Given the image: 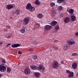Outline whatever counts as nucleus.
<instances>
[{"label": "nucleus", "mask_w": 78, "mask_h": 78, "mask_svg": "<svg viewBox=\"0 0 78 78\" xmlns=\"http://www.w3.org/2000/svg\"><path fill=\"white\" fill-rule=\"evenodd\" d=\"M68 44H65L63 45V50H67L69 48V45H74L76 43V42L73 40H71V41H68Z\"/></svg>", "instance_id": "f257e3e1"}, {"label": "nucleus", "mask_w": 78, "mask_h": 78, "mask_svg": "<svg viewBox=\"0 0 78 78\" xmlns=\"http://www.w3.org/2000/svg\"><path fill=\"white\" fill-rule=\"evenodd\" d=\"M26 8L27 9H30V11L32 12L34 11L35 9V8L32 7V6H31V4L30 3H28L27 5Z\"/></svg>", "instance_id": "f03ea898"}, {"label": "nucleus", "mask_w": 78, "mask_h": 78, "mask_svg": "<svg viewBox=\"0 0 78 78\" xmlns=\"http://www.w3.org/2000/svg\"><path fill=\"white\" fill-rule=\"evenodd\" d=\"M59 67V63L57 61H54L52 65V68L53 69H57Z\"/></svg>", "instance_id": "7ed1b4c3"}, {"label": "nucleus", "mask_w": 78, "mask_h": 78, "mask_svg": "<svg viewBox=\"0 0 78 78\" xmlns=\"http://www.w3.org/2000/svg\"><path fill=\"white\" fill-rule=\"evenodd\" d=\"M6 70V67L3 64H2L0 66V71L1 72H5Z\"/></svg>", "instance_id": "20e7f679"}, {"label": "nucleus", "mask_w": 78, "mask_h": 78, "mask_svg": "<svg viewBox=\"0 0 78 78\" xmlns=\"http://www.w3.org/2000/svg\"><path fill=\"white\" fill-rule=\"evenodd\" d=\"M24 73L25 75H30V74L31 73V71L30 68L28 67L24 69Z\"/></svg>", "instance_id": "39448f33"}, {"label": "nucleus", "mask_w": 78, "mask_h": 78, "mask_svg": "<svg viewBox=\"0 0 78 78\" xmlns=\"http://www.w3.org/2000/svg\"><path fill=\"white\" fill-rule=\"evenodd\" d=\"M29 19V18H26L24 19L23 21L24 25H27L28 23Z\"/></svg>", "instance_id": "423d86ee"}, {"label": "nucleus", "mask_w": 78, "mask_h": 78, "mask_svg": "<svg viewBox=\"0 0 78 78\" xmlns=\"http://www.w3.org/2000/svg\"><path fill=\"white\" fill-rule=\"evenodd\" d=\"M70 18L69 17H67L66 18H65L64 20V22L65 23H69L70 21Z\"/></svg>", "instance_id": "0eeeda50"}, {"label": "nucleus", "mask_w": 78, "mask_h": 78, "mask_svg": "<svg viewBox=\"0 0 78 78\" xmlns=\"http://www.w3.org/2000/svg\"><path fill=\"white\" fill-rule=\"evenodd\" d=\"M44 30H46V31H48L49 30H50L51 28V27L49 25H47L44 27Z\"/></svg>", "instance_id": "6e6552de"}, {"label": "nucleus", "mask_w": 78, "mask_h": 78, "mask_svg": "<svg viewBox=\"0 0 78 78\" xmlns=\"http://www.w3.org/2000/svg\"><path fill=\"white\" fill-rule=\"evenodd\" d=\"M39 70H43L44 69V67L42 65H40L38 68Z\"/></svg>", "instance_id": "1a4fd4ad"}, {"label": "nucleus", "mask_w": 78, "mask_h": 78, "mask_svg": "<svg viewBox=\"0 0 78 78\" xmlns=\"http://www.w3.org/2000/svg\"><path fill=\"white\" fill-rule=\"evenodd\" d=\"M20 44H15L11 45V46L12 48H16V47H20Z\"/></svg>", "instance_id": "9d476101"}, {"label": "nucleus", "mask_w": 78, "mask_h": 78, "mask_svg": "<svg viewBox=\"0 0 78 78\" xmlns=\"http://www.w3.org/2000/svg\"><path fill=\"white\" fill-rule=\"evenodd\" d=\"M13 8V5H8L6 6V8L8 9H12Z\"/></svg>", "instance_id": "9b49d317"}, {"label": "nucleus", "mask_w": 78, "mask_h": 78, "mask_svg": "<svg viewBox=\"0 0 78 78\" xmlns=\"http://www.w3.org/2000/svg\"><path fill=\"white\" fill-rule=\"evenodd\" d=\"M70 17L71 18L72 21H74L76 19V17L75 15H73V14H71Z\"/></svg>", "instance_id": "f8f14e48"}, {"label": "nucleus", "mask_w": 78, "mask_h": 78, "mask_svg": "<svg viewBox=\"0 0 78 78\" xmlns=\"http://www.w3.org/2000/svg\"><path fill=\"white\" fill-rule=\"evenodd\" d=\"M72 67L74 69H76L77 67V64L76 63H73L72 65Z\"/></svg>", "instance_id": "ddd939ff"}, {"label": "nucleus", "mask_w": 78, "mask_h": 78, "mask_svg": "<svg viewBox=\"0 0 78 78\" xmlns=\"http://www.w3.org/2000/svg\"><path fill=\"white\" fill-rule=\"evenodd\" d=\"M34 75L37 78H39V76H41V74L39 73H34Z\"/></svg>", "instance_id": "4468645a"}, {"label": "nucleus", "mask_w": 78, "mask_h": 78, "mask_svg": "<svg viewBox=\"0 0 78 78\" xmlns=\"http://www.w3.org/2000/svg\"><path fill=\"white\" fill-rule=\"evenodd\" d=\"M68 12L70 14H73L74 11H73V9H70L69 10Z\"/></svg>", "instance_id": "2eb2a0df"}, {"label": "nucleus", "mask_w": 78, "mask_h": 78, "mask_svg": "<svg viewBox=\"0 0 78 78\" xmlns=\"http://www.w3.org/2000/svg\"><path fill=\"white\" fill-rule=\"evenodd\" d=\"M57 21H54L51 23V25L52 26H55L56 24H57Z\"/></svg>", "instance_id": "dca6fc26"}, {"label": "nucleus", "mask_w": 78, "mask_h": 78, "mask_svg": "<svg viewBox=\"0 0 78 78\" xmlns=\"http://www.w3.org/2000/svg\"><path fill=\"white\" fill-rule=\"evenodd\" d=\"M30 68L32 69V70H36L37 69V67L36 66H31Z\"/></svg>", "instance_id": "f3484780"}, {"label": "nucleus", "mask_w": 78, "mask_h": 78, "mask_svg": "<svg viewBox=\"0 0 78 78\" xmlns=\"http://www.w3.org/2000/svg\"><path fill=\"white\" fill-rule=\"evenodd\" d=\"M25 28L24 27H23V28H22V29L21 30H20V33H25Z\"/></svg>", "instance_id": "a211bd4d"}, {"label": "nucleus", "mask_w": 78, "mask_h": 78, "mask_svg": "<svg viewBox=\"0 0 78 78\" xmlns=\"http://www.w3.org/2000/svg\"><path fill=\"white\" fill-rule=\"evenodd\" d=\"M35 3V5H40L41 4V2L39 1V0H36Z\"/></svg>", "instance_id": "6ab92c4d"}, {"label": "nucleus", "mask_w": 78, "mask_h": 78, "mask_svg": "<svg viewBox=\"0 0 78 78\" xmlns=\"http://www.w3.org/2000/svg\"><path fill=\"white\" fill-rule=\"evenodd\" d=\"M57 9L58 11H61V10H62V9H63V8H62V6H61L60 7L59 6L58 8Z\"/></svg>", "instance_id": "aec40b11"}, {"label": "nucleus", "mask_w": 78, "mask_h": 78, "mask_svg": "<svg viewBox=\"0 0 78 78\" xmlns=\"http://www.w3.org/2000/svg\"><path fill=\"white\" fill-rule=\"evenodd\" d=\"M74 75V74L73 73V72H71V73H70V74L68 75L69 77H73Z\"/></svg>", "instance_id": "412c9836"}, {"label": "nucleus", "mask_w": 78, "mask_h": 78, "mask_svg": "<svg viewBox=\"0 0 78 78\" xmlns=\"http://www.w3.org/2000/svg\"><path fill=\"white\" fill-rule=\"evenodd\" d=\"M2 64H5L6 63V61H5V60L4 59L2 58Z\"/></svg>", "instance_id": "4be33fe9"}, {"label": "nucleus", "mask_w": 78, "mask_h": 78, "mask_svg": "<svg viewBox=\"0 0 78 78\" xmlns=\"http://www.w3.org/2000/svg\"><path fill=\"white\" fill-rule=\"evenodd\" d=\"M37 17L39 19H42V15L41 14H40L37 16Z\"/></svg>", "instance_id": "5701e85b"}, {"label": "nucleus", "mask_w": 78, "mask_h": 78, "mask_svg": "<svg viewBox=\"0 0 78 78\" xmlns=\"http://www.w3.org/2000/svg\"><path fill=\"white\" fill-rule=\"evenodd\" d=\"M64 0H57V2L58 3H61V2H64Z\"/></svg>", "instance_id": "b1692460"}, {"label": "nucleus", "mask_w": 78, "mask_h": 78, "mask_svg": "<svg viewBox=\"0 0 78 78\" xmlns=\"http://www.w3.org/2000/svg\"><path fill=\"white\" fill-rule=\"evenodd\" d=\"M15 13L17 15H19V14H20V12L19 10L17 9Z\"/></svg>", "instance_id": "393cba45"}, {"label": "nucleus", "mask_w": 78, "mask_h": 78, "mask_svg": "<svg viewBox=\"0 0 78 78\" xmlns=\"http://www.w3.org/2000/svg\"><path fill=\"white\" fill-rule=\"evenodd\" d=\"M11 68H10L9 67L7 68V72H8V73H9V72H11Z\"/></svg>", "instance_id": "a878e982"}, {"label": "nucleus", "mask_w": 78, "mask_h": 78, "mask_svg": "<svg viewBox=\"0 0 78 78\" xmlns=\"http://www.w3.org/2000/svg\"><path fill=\"white\" fill-rule=\"evenodd\" d=\"M59 27L58 25H57L55 27V29L56 30H59Z\"/></svg>", "instance_id": "bb28decb"}, {"label": "nucleus", "mask_w": 78, "mask_h": 78, "mask_svg": "<svg viewBox=\"0 0 78 78\" xmlns=\"http://www.w3.org/2000/svg\"><path fill=\"white\" fill-rule=\"evenodd\" d=\"M55 5V3L53 2H51V6L53 7V6H54Z\"/></svg>", "instance_id": "cd10ccee"}, {"label": "nucleus", "mask_w": 78, "mask_h": 78, "mask_svg": "<svg viewBox=\"0 0 78 78\" xmlns=\"http://www.w3.org/2000/svg\"><path fill=\"white\" fill-rule=\"evenodd\" d=\"M37 58V55H34L33 57V58H34V59H36V58Z\"/></svg>", "instance_id": "c85d7f7f"}, {"label": "nucleus", "mask_w": 78, "mask_h": 78, "mask_svg": "<svg viewBox=\"0 0 78 78\" xmlns=\"http://www.w3.org/2000/svg\"><path fill=\"white\" fill-rule=\"evenodd\" d=\"M78 55L76 53H74L72 54L73 56H78Z\"/></svg>", "instance_id": "c756f323"}, {"label": "nucleus", "mask_w": 78, "mask_h": 78, "mask_svg": "<svg viewBox=\"0 0 78 78\" xmlns=\"http://www.w3.org/2000/svg\"><path fill=\"white\" fill-rule=\"evenodd\" d=\"M66 72L67 73H68L69 74L71 73V72H70V71L69 70H67Z\"/></svg>", "instance_id": "7c9ffc66"}, {"label": "nucleus", "mask_w": 78, "mask_h": 78, "mask_svg": "<svg viewBox=\"0 0 78 78\" xmlns=\"http://www.w3.org/2000/svg\"><path fill=\"white\" fill-rule=\"evenodd\" d=\"M52 13H53V14H56V12H55V10H52Z\"/></svg>", "instance_id": "2f4dec72"}, {"label": "nucleus", "mask_w": 78, "mask_h": 78, "mask_svg": "<svg viewBox=\"0 0 78 78\" xmlns=\"http://www.w3.org/2000/svg\"><path fill=\"white\" fill-rule=\"evenodd\" d=\"M63 15L64 14H63L62 13H61L60 15V17L61 18V17H63Z\"/></svg>", "instance_id": "473e14b6"}, {"label": "nucleus", "mask_w": 78, "mask_h": 78, "mask_svg": "<svg viewBox=\"0 0 78 78\" xmlns=\"http://www.w3.org/2000/svg\"><path fill=\"white\" fill-rule=\"evenodd\" d=\"M54 49H55V50H58V48L57 47H54Z\"/></svg>", "instance_id": "72a5a7b5"}, {"label": "nucleus", "mask_w": 78, "mask_h": 78, "mask_svg": "<svg viewBox=\"0 0 78 78\" xmlns=\"http://www.w3.org/2000/svg\"><path fill=\"white\" fill-rule=\"evenodd\" d=\"M51 16H52V17H54V16H55V14L53 13H52V14H51Z\"/></svg>", "instance_id": "f704fd0d"}, {"label": "nucleus", "mask_w": 78, "mask_h": 78, "mask_svg": "<svg viewBox=\"0 0 78 78\" xmlns=\"http://www.w3.org/2000/svg\"><path fill=\"white\" fill-rule=\"evenodd\" d=\"M75 35L76 36H78V32H77L75 34Z\"/></svg>", "instance_id": "c9c22d12"}, {"label": "nucleus", "mask_w": 78, "mask_h": 78, "mask_svg": "<svg viewBox=\"0 0 78 78\" xmlns=\"http://www.w3.org/2000/svg\"><path fill=\"white\" fill-rule=\"evenodd\" d=\"M3 42L2 41H0V46H1V45H2L3 44Z\"/></svg>", "instance_id": "e433bc0d"}, {"label": "nucleus", "mask_w": 78, "mask_h": 78, "mask_svg": "<svg viewBox=\"0 0 78 78\" xmlns=\"http://www.w3.org/2000/svg\"><path fill=\"white\" fill-rule=\"evenodd\" d=\"M18 54L19 55H20V54H22V52H20V51H19L18 52Z\"/></svg>", "instance_id": "4c0bfd02"}, {"label": "nucleus", "mask_w": 78, "mask_h": 78, "mask_svg": "<svg viewBox=\"0 0 78 78\" xmlns=\"http://www.w3.org/2000/svg\"><path fill=\"white\" fill-rule=\"evenodd\" d=\"M54 42H59V41H58V40H56L54 41Z\"/></svg>", "instance_id": "58836bf2"}, {"label": "nucleus", "mask_w": 78, "mask_h": 78, "mask_svg": "<svg viewBox=\"0 0 78 78\" xmlns=\"http://www.w3.org/2000/svg\"><path fill=\"white\" fill-rule=\"evenodd\" d=\"M7 28H10V26H8L6 27Z\"/></svg>", "instance_id": "ea45409f"}, {"label": "nucleus", "mask_w": 78, "mask_h": 78, "mask_svg": "<svg viewBox=\"0 0 78 78\" xmlns=\"http://www.w3.org/2000/svg\"><path fill=\"white\" fill-rule=\"evenodd\" d=\"M10 37H11V36H9L8 37H7V38H8V39L10 38Z\"/></svg>", "instance_id": "a19ab883"}, {"label": "nucleus", "mask_w": 78, "mask_h": 78, "mask_svg": "<svg viewBox=\"0 0 78 78\" xmlns=\"http://www.w3.org/2000/svg\"><path fill=\"white\" fill-rule=\"evenodd\" d=\"M29 50V51H32V50H33V48L30 49Z\"/></svg>", "instance_id": "79ce46f5"}, {"label": "nucleus", "mask_w": 78, "mask_h": 78, "mask_svg": "<svg viewBox=\"0 0 78 78\" xmlns=\"http://www.w3.org/2000/svg\"><path fill=\"white\" fill-rule=\"evenodd\" d=\"M34 44H37V41H34Z\"/></svg>", "instance_id": "37998d69"}, {"label": "nucleus", "mask_w": 78, "mask_h": 78, "mask_svg": "<svg viewBox=\"0 0 78 78\" xmlns=\"http://www.w3.org/2000/svg\"><path fill=\"white\" fill-rule=\"evenodd\" d=\"M2 76H3V75L0 74V78H1Z\"/></svg>", "instance_id": "c03bdc74"}, {"label": "nucleus", "mask_w": 78, "mask_h": 78, "mask_svg": "<svg viewBox=\"0 0 78 78\" xmlns=\"http://www.w3.org/2000/svg\"><path fill=\"white\" fill-rule=\"evenodd\" d=\"M36 25H38V26H40V24L39 23H37Z\"/></svg>", "instance_id": "a18cd8bd"}, {"label": "nucleus", "mask_w": 78, "mask_h": 78, "mask_svg": "<svg viewBox=\"0 0 78 78\" xmlns=\"http://www.w3.org/2000/svg\"><path fill=\"white\" fill-rule=\"evenodd\" d=\"M61 64H64V61H62L61 62Z\"/></svg>", "instance_id": "49530a36"}, {"label": "nucleus", "mask_w": 78, "mask_h": 78, "mask_svg": "<svg viewBox=\"0 0 78 78\" xmlns=\"http://www.w3.org/2000/svg\"><path fill=\"white\" fill-rule=\"evenodd\" d=\"M12 15H14V12H12Z\"/></svg>", "instance_id": "de8ad7c7"}, {"label": "nucleus", "mask_w": 78, "mask_h": 78, "mask_svg": "<svg viewBox=\"0 0 78 78\" xmlns=\"http://www.w3.org/2000/svg\"><path fill=\"white\" fill-rule=\"evenodd\" d=\"M10 18L11 19H13V17H10Z\"/></svg>", "instance_id": "09e8293b"}, {"label": "nucleus", "mask_w": 78, "mask_h": 78, "mask_svg": "<svg viewBox=\"0 0 78 78\" xmlns=\"http://www.w3.org/2000/svg\"><path fill=\"white\" fill-rule=\"evenodd\" d=\"M11 45V44H7V45L9 46V45Z\"/></svg>", "instance_id": "8fccbe9b"}, {"label": "nucleus", "mask_w": 78, "mask_h": 78, "mask_svg": "<svg viewBox=\"0 0 78 78\" xmlns=\"http://www.w3.org/2000/svg\"><path fill=\"white\" fill-rule=\"evenodd\" d=\"M76 75L77 76H78V73H76Z\"/></svg>", "instance_id": "3c124183"}, {"label": "nucleus", "mask_w": 78, "mask_h": 78, "mask_svg": "<svg viewBox=\"0 0 78 78\" xmlns=\"http://www.w3.org/2000/svg\"><path fill=\"white\" fill-rule=\"evenodd\" d=\"M7 31V30H4V31Z\"/></svg>", "instance_id": "603ef678"}, {"label": "nucleus", "mask_w": 78, "mask_h": 78, "mask_svg": "<svg viewBox=\"0 0 78 78\" xmlns=\"http://www.w3.org/2000/svg\"><path fill=\"white\" fill-rule=\"evenodd\" d=\"M8 45H7L6 46V47L7 48H8Z\"/></svg>", "instance_id": "864d4df0"}, {"label": "nucleus", "mask_w": 78, "mask_h": 78, "mask_svg": "<svg viewBox=\"0 0 78 78\" xmlns=\"http://www.w3.org/2000/svg\"><path fill=\"white\" fill-rule=\"evenodd\" d=\"M20 64V63H18V65H19V64Z\"/></svg>", "instance_id": "5fc2aeb1"}, {"label": "nucleus", "mask_w": 78, "mask_h": 78, "mask_svg": "<svg viewBox=\"0 0 78 78\" xmlns=\"http://www.w3.org/2000/svg\"><path fill=\"white\" fill-rule=\"evenodd\" d=\"M50 51H52V50H51Z\"/></svg>", "instance_id": "6e6d98bb"}, {"label": "nucleus", "mask_w": 78, "mask_h": 78, "mask_svg": "<svg viewBox=\"0 0 78 78\" xmlns=\"http://www.w3.org/2000/svg\"><path fill=\"white\" fill-rule=\"evenodd\" d=\"M0 10H1V9H0Z\"/></svg>", "instance_id": "4d7b16f0"}]
</instances>
